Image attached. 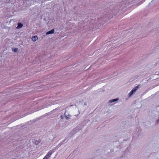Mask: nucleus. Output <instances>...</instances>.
Returning a JSON list of instances; mask_svg holds the SVG:
<instances>
[{
  "mask_svg": "<svg viewBox=\"0 0 159 159\" xmlns=\"http://www.w3.org/2000/svg\"><path fill=\"white\" fill-rule=\"evenodd\" d=\"M55 151L54 150H50L44 157L45 158H46L47 159H48L51 156L52 153L54 152Z\"/></svg>",
  "mask_w": 159,
  "mask_h": 159,
  "instance_id": "obj_1",
  "label": "nucleus"
},
{
  "mask_svg": "<svg viewBox=\"0 0 159 159\" xmlns=\"http://www.w3.org/2000/svg\"><path fill=\"white\" fill-rule=\"evenodd\" d=\"M136 91L135 89H133L129 93V96L130 97Z\"/></svg>",
  "mask_w": 159,
  "mask_h": 159,
  "instance_id": "obj_2",
  "label": "nucleus"
},
{
  "mask_svg": "<svg viewBox=\"0 0 159 159\" xmlns=\"http://www.w3.org/2000/svg\"><path fill=\"white\" fill-rule=\"evenodd\" d=\"M54 29H52L50 31H48L46 33V35H48L49 34H52L54 33Z\"/></svg>",
  "mask_w": 159,
  "mask_h": 159,
  "instance_id": "obj_3",
  "label": "nucleus"
},
{
  "mask_svg": "<svg viewBox=\"0 0 159 159\" xmlns=\"http://www.w3.org/2000/svg\"><path fill=\"white\" fill-rule=\"evenodd\" d=\"M119 99V98H115V99H111V100H110L108 102H110V103H111L112 102H116L117 101H118Z\"/></svg>",
  "mask_w": 159,
  "mask_h": 159,
  "instance_id": "obj_4",
  "label": "nucleus"
},
{
  "mask_svg": "<svg viewBox=\"0 0 159 159\" xmlns=\"http://www.w3.org/2000/svg\"><path fill=\"white\" fill-rule=\"evenodd\" d=\"M23 24L21 23H18V26L16 27V29H19L21 28L23 26Z\"/></svg>",
  "mask_w": 159,
  "mask_h": 159,
  "instance_id": "obj_5",
  "label": "nucleus"
},
{
  "mask_svg": "<svg viewBox=\"0 0 159 159\" xmlns=\"http://www.w3.org/2000/svg\"><path fill=\"white\" fill-rule=\"evenodd\" d=\"M64 115L65 118L67 120H68L69 118L71 116L69 114L67 115H66V113H65Z\"/></svg>",
  "mask_w": 159,
  "mask_h": 159,
  "instance_id": "obj_6",
  "label": "nucleus"
},
{
  "mask_svg": "<svg viewBox=\"0 0 159 159\" xmlns=\"http://www.w3.org/2000/svg\"><path fill=\"white\" fill-rule=\"evenodd\" d=\"M38 39V37L37 36H33L32 38V39L33 41H36Z\"/></svg>",
  "mask_w": 159,
  "mask_h": 159,
  "instance_id": "obj_7",
  "label": "nucleus"
},
{
  "mask_svg": "<svg viewBox=\"0 0 159 159\" xmlns=\"http://www.w3.org/2000/svg\"><path fill=\"white\" fill-rule=\"evenodd\" d=\"M41 142L40 140L39 139H37L35 140L34 141V143L35 145H38Z\"/></svg>",
  "mask_w": 159,
  "mask_h": 159,
  "instance_id": "obj_8",
  "label": "nucleus"
},
{
  "mask_svg": "<svg viewBox=\"0 0 159 159\" xmlns=\"http://www.w3.org/2000/svg\"><path fill=\"white\" fill-rule=\"evenodd\" d=\"M18 50V49L17 48H15L13 49V48L12 49V50L14 52H16Z\"/></svg>",
  "mask_w": 159,
  "mask_h": 159,
  "instance_id": "obj_9",
  "label": "nucleus"
},
{
  "mask_svg": "<svg viewBox=\"0 0 159 159\" xmlns=\"http://www.w3.org/2000/svg\"><path fill=\"white\" fill-rule=\"evenodd\" d=\"M61 146V144H58V145L57 146V147H56V148H55L54 149V150L56 149H57L59 147H60Z\"/></svg>",
  "mask_w": 159,
  "mask_h": 159,
  "instance_id": "obj_10",
  "label": "nucleus"
},
{
  "mask_svg": "<svg viewBox=\"0 0 159 159\" xmlns=\"http://www.w3.org/2000/svg\"><path fill=\"white\" fill-rule=\"evenodd\" d=\"M60 117L61 119H63L64 118V116L63 115H61L60 116Z\"/></svg>",
  "mask_w": 159,
  "mask_h": 159,
  "instance_id": "obj_11",
  "label": "nucleus"
},
{
  "mask_svg": "<svg viewBox=\"0 0 159 159\" xmlns=\"http://www.w3.org/2000/svg\"><path fill=\"white\" fill-rule=\"evenodd\" d=\"M138 86H136L135 88H134V89H135L136 91L138 89Z\"/></svg>",
  "mask_w": 159,
  "mask_h": 159,
  "instance_id": "obj_12",
  "label": "nucleus"
},
{
  "mask_svg": "<svg viewBox=\"0 0 159 159\" xmlns=\"http://www.w3.org/2000/svg\"><path fill=\"white\" fill-rule=\"evenodd\" d=\"M60 144H61V145L63 144V143L62 142L61 143H59Z\"/></svg>",
  "mask_w": 159,
  "mask_h": 159,
  "instance_id": "obj_13",
  "label": "nucleus"
},
{
  "mask_svg": "<svg viewBox=\"0 0 159 159\" xmlns=\"http://www.w3.org/2000/svg\"><path fill=\"white\" fill-rule=\"evenodd\" d=\"M87 103H86V102H85L84 103V104L85 105H87Z\"/></svg>",
  "mask_w": 159,
  "mask_h": 159,
  "instance_id": "obj_14",
  "label": "nucleus"
},
{
  "mask_svg": "<svg viewBox=\"0 0 159 159\" xmlns=\"http://www.w3.org/2000/svg\"><path fill=\"white\" fill-rule=\"evenodd\" d=\"M43 159H47V158H45V157H44Z\"/></svg>",
  "mask_w": 159,
  "mask_h": 159,
  "instance_id": "obj_15",
  "label": "nucleus"
},
{
  "mask_svg": "<svg viewBox=\"0 0 159 159\" xmlns=\"http://www.w3.org/2000/svg\"><path fill=\"white\" fill-rule=\"evenodd\" d=\"M123 2V3H125V2Z\"/></svg>",
  "mask_w": 159,
  "mask_h": 159,
  "instance_id": "obj_16",
  "label": "nucleus"
},
{
  "mask_svg": "<svg viewBox=\"0 0 159 159\" xmlns=\"http://www.w3.org/2000/svg\"><path fill=\"white\" fill-rule=\"evenodd\" d=\"M66 139H64L63 141V142H64L65 141Z\"/></svg>",
  "mask_w": 159,
  "mask_h": 159,
  "instance_id": "obj_17",
  "label": "nucleus"
},
{
  "mask_svg": "<svg viewBox=\"0 0 159 159\" xmlns=\"http://www.w3.org/2000/svg\"><path fill=\"white\" fill-rule=\"evenodd\" d=\"M80 112L79 111V114H80Z\"/></svg>",
  "mask_w": 159,
  "mask_h": 159,
  "instance_id": "obj_18",
  "label": "nucleus"
},
{
  "mask_svg": "<svg viewBox=\"0 0 159 159\" xmlns=\"http://www.w3.org/2000/svg\"><path fill=\"white\" fill-rule=\"evenodd\" d=\"M75 116H78V115H75Z\"/></svg>",
  "mask_w": 159,
  "mask_h": 159,
  "instance_id": "obj_19",
  "label": "nucleus"
}]
</instances>
